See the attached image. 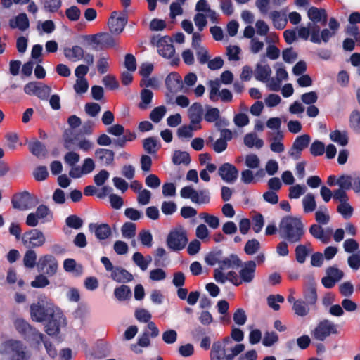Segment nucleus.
Segmentation results:
<instances>
[{
	"instance_id": "obj_54",
	"label": "nucleus",
	"mask_w": 360,
	"mask_h": 360,
	"mask_svg": "<svg viewBox=\"0 0 360 360\" xmlns=\"http://www.w3.org/2000/svg\"><path fill=\"white\" fill-rule=\"evenodd\" d=\"M221 259V251H216L210 252L205 258V262L210 266L218 264L219 266Z\"/></svg>"
},
{
	"instance_id": "obj_25",
	"label": "nucleus",
	"mask_w": 360,
	"mask_h": 360,
	"mask_svg": "<svg viewBox=\"0 0 360 360\" xmlns=\"http://www.w3.org/2000/svg\"><path fill=\"white\" fill-rule=\"evenodd\" d=\"M309 233L313 237L322 243H328L330 238L332 230L329 229L324 230L319 224H314L310 226Z\"/></svg>"
},
{
	"instance_id": "obj_12",
	"label": "nucleus",
	"mask_w": 360,
	"mask_h": 360,
	"mask_svg": "<svg viewBox=\"0 0 360 360\" xmlns=\"http://www.w3.org/2000/svg\"><path fill=\"white\" fill-rule=\"evenodd\" d=\"M58 309L53 307H46L37 304H32L30 306V315L31 319L37 322L45 321L49 317H50L55 311Z\"/></svg>"
},
{
	"instance_id": "obj_31",
	"label": "nucleus",
	"mask_w": 360,
	"mask_h": 360,
	"mask_svg": "<svg viewBox=\"0 0 360 360\" xmlns=\"http://www.w3.org/2000/svg\"><path fill=\"white\" fill-rule=\"evenodd\" d=\"M9 25L12 28H18L25 31L29 27V20L25 13H20L9 20Z\"/></svg>"
},
{
	"instance_id": "obj_45",
	"label": "nucleus",
	"mask_w": 360,
	"mask_h": 360,
	"mask_svg": "<svg viewBox=\"0 0 360 360\" xmlns=\"http://www.w3.org/2000/svg\"><path fill=\"white\" fill-rule=\"evenodd\" d=\"M302 205L304 212L306 213L311 212L315 210L316 203L314 195L311 193H307L302 199Z\"/></svg>"
},
{
	"instance_id": "obj_43",
	"label": "nucleus",
	"mask_w": 360,
	"mask_h": 360,
	"mask_svg": "<svg viewBox=\"0 0 360 360\" xmlns=\"http://www.w3.org/2000/svg\"><path fill=\"white\" fill-rule=\"evenodd\" d=\"M201 129V125H194L190 122L188 125L181 126L178 129V136L183 138H191L193 136V131Z\"/></svg>"
},
{
	"instance_id": "obj_34",
	"label": "nucleus",
	"mask_w": 360,
	"mask_h": 360,
	"mask_svg": "<svg viewBox=\"0 0 360 360\" xmlns=\"http://www.w3.org/2000/svg\"><path fill=\"white\" fill-rule=\"evenodd\" d=\"M64 54L67 58L73 62H77L84 57V50L79 46H74L64 50Z\"/></svg>"
},
{
	"instance_id": "obj_57",
	"label": "nucleus",
	"mask_w": 360,
	"mask_h": 360,
	"mask_svg": "<svg viewBox=\"0 0 360 360\" xmlns=\"http://www.w3.org/2000/svg\"><path fill=\"white\" fill-rule=\"evenodd\" d=\"M198 80V77L195 73L189 72L185 75L183 81L184 92H187L190 87L193 86Z\"/></svg>"
},
{
	"instance_id": "obj_11",
	"label": "nucleus",
	"mask_w": 360,
	"mask_h": 360,
	"mask_svg": "<svg viewBox=\"0 0 360 360\" xmlns=\"http://www.w3.org/2000/svg\"><path fill=\"white\" fill-rule=\"evenodd\" d=\"M37 267L39 271L43 272L48 276H52L57 272L58 263L54 256L46 254L39 257Z\"/></svg>"
},
{
	"instance_id": "obj_16",
	"label": "nucleus",
	"mask_w": 360,
	"mask_h": 360,
	"mask_svg": "<svg viewBox=\"0 0 360 360\" xmlns=\"http://www.w3.org/2000/svg\"><path fill=\"white\" fill-rule=\"evenodd\" d=\"M337 184L340 188L349 190L353 186V190L356 193H360V176L355 175L354 176L349 175H342L337 180Z\"/></svg>"
},
{
	"instance_id": "obj_32",
	"label": "nucleus",
	"mask_w": 360,
	"mask_h": 360,
	"mask_svg": "<svg viewBox=\"0 0 360 360\" xmlns=\"http://www.w3.org/2000/svg\"><path fill=\"white\" fill-rule=\"evenodd\" d=\"M269 16L276 29L283 30L286 26L287 18L284 13L274 11L269 13Z\"/></svg>"
},
{
	"instance_id": "obj_37",
	"label": "nucleus",
	"mask_w": 360,
	"mask_h": 360,
	"mask_svg": "<svg viewBox=\"0 0 360 360\" xmlns=\"http://www.w3.org/2000/svg\"><path fill=\"white\" fill-rule=\"evenodd\" d=\"M244 144L248 148H261L264 146V141L259 139L255 133H249L244 136Z\"/></svg>"
},
{
	"instance_id": "obj_44",
	"label": "nucleus",
	"mask_w": 360,
	"mask_h": 360,
	"mask_svg": "<svg viewBox=\"0 0 360 360\" xmlns=\"http://www.w3.org/2000/svg\"><path fill=\"white\" fill-rule=\"evenodd\" d=\"M114 295L118 300L124 301L131 297V292L129 286L122 285L115 289Z\"/></svg>"
},
{
	"instance_id": "obj_33",
	"label": "nucleus",
	"mask_w": 360,
	"mask_h": 360,
	"mask_svg": "<svg viewBox=\"0 0 360 360\" xmlns=\"http://www.w3.org/2000/svg\"><path fill=\"white\" fill-rule=\"evenodd\" d=\"M254 73L257 80L266 82L271 74V70L268 65H262L258 63Z\"/></svg>"
},
{
	"instance_id": "obj_47",
	"label": "nucleus",
	"mask_w": 360,
	"mask_h": 360,
	"mask_svg": "<svg viewBox=\"0 0 360 360\" xmlns=\"http://www.w3.org/2000/svg\"><path fill=\"white\" fill-rule=\"evenodd\" d=\"M136 224L132 222H126L121 227V233L123 238L131 239L136 236Z\"/></svg>"
},
{
	"instance_id": "obj_58",
	"label": "nucleus",
	"mask_w": 360,
	"mask_h": 360,
	"mask_svg": "<svg viewBox=\"0 0 360 360\" xmlns=\"http://www.w3.org/2000/svg\"><path fill=\"white\" fill-rule=\"evenodd\" d=\"M166 108L163 105L155 108L150 114V118L154 122H159L166 113Z\"/></svg>"
},
{
	"instance_id": "obj_56",
	"label": "nucleus",
	"mask_w": 360,
	"mask_h": 360,
	"mask_svg": "<svg viewBox=\"0 0 360 360\" xmlns=\"http://www.w3.org/2000/svg\"><path fill=\"white\" fill-rule=\"evenodd\" d=\"M307 191V188L304 186L296 184L291 186L289 188V198L290 199L299 198L302 195L304 194Z\"/></svg>"
},
{
	"instance_id": "obj_40",
	"label": "nucleus",
	"mask_w": 360,
	"mask_h": 360,
	"mask_svg": "<svg viewBox=\"0 0 360 360\" xmlns=\"http://www.w3.org/2000/svg\"><path fill=\"white\" fill-rule=\"evenodd\" d=\"M30 152L35 156L44 158L46 155V150L44 144L39 141L31 142L28 145Z\"/></svg>"
},
{
	"instance_id": "obj_13",
	"label": "nucleus",
	"mask_w": 360,
	"mask_h": 360,
	"mask_svg": "<svg viewBox=\"0 0 360 360\" xmlns=\"http://www.w3.org/2000/svg\"><path fill=\"white\" fill-rule=\"evenodd\" d=\"M46 321H47L46 332L49 335L58 334L60 327L65 324V318L59 309L57 311H55V313Z\"/></svg>"
},
{
	"instance_id": "obj_2",
	"label": "nucleus",
	"mask_w": 360,
	"mask_h": 360,
	"mask_svg": "<svg viewBox=\"0 0 360 360\" xmlns=\"http://www.w3.org/2000/svg\"><path fill=\"white\" fill-rule=\"evenodd\" d=\"M281 237L289 243H295L301 240L304 234V226L300 217H283L278 226Z\"/></svg>"
},
{
	"instance_id": "obj_39",
	"label": "nucleus",
	"mask_w": 360,
	"mask_h": 360,
	"mask_svg": "<svg viewBox=\"0 0 360 360\" xmlns=\"http://www.w3.org/2000/svg\"><path fill=\"white\" fill-rule=\"evenodd\" d=\"M153 96V94L150 90L143 89L140 94L141 102L139 104V108L141 110L148 109L152 102Z\"/></svg>"
},
{
	"instance_id": "obj_42",
	"label": "nucleus",
	"mask_w": 360,
	"mask_h": 360,
	"mask_svg": "<svg viewBox=\"0 0 360 360\" xmlns=\"http://www.w3.org/2000/svg\"><path fill=\"white\" fill-rule=\"evenodd\" d=\"M37 253L34 250H27L23 256V264L25 267L32 269L37 266Z\"/></svg>"
},
{
	"instance_id": "obj_64",
	"label": "nucleus",
	"mask_w": 360,
	"mask_h": 360,
	"mask_svg": "<svg viewBox=\"0 0 360 360\" xmlns=\"http://www.w3.org/2000/svg\"><path fill=\"white\" fill-rule=\"evenodd\" d=\"M348 265L354 270H357L360 267V251L352 254L347 259Z\"/></svg>"
},
{
	"instance_id": "obj_48",
	"label": "nucleus",
	"mask_w": 360,
	"mask_h": 360,
	"mask_svg": "<svg viewBox=\"0 0 360 360\" xmlns=\"http://www.w3.org/2000/svg\"><path fill=\"white\" fill-rule=\"evenodd\" d=\"M173 163L175 165H188L191 162L189 154L185 151L176 150L172 157Z\"/></svg>"
},
{
	"instance_id": "obj_22",
	"label": "nucleus",
	"mask_w": 360,
	"mask_h": 360,
	"mask_svg": "<svg viewBox=\"0 0 360 360\" xmlns=\"http://www.w3.org/2000/svg\"><path fill=\"white\" fill-rule=\"evenodd\" d=\"M242 261L239 257L236 255L231 254L226 257H221L219 266L214 269L213 274L217 271L225 272L226 270L229 269H237L240 267Z\"/></svg>"
},
{
	"instance_id": "obj_61",
	"label": "nucleus",
	"mask_w": 360,
	"mask_h": 360,
	"mask_svg": "<svg viewBox=\"0 0 360 360\" xmlns=\"http://www.w3.org/2000/svg\"><path fill=\"white\" fill-rule=\"evenodd\" d=\"M343 248L345 252L348 253H356L358 252V251H360L359 250V243L356 240L352 238L347 239L345 240L343 243Z\"/></svg>"
},
{
	"instance_id": "obj_49",
	"label": "nucleus",
	"mask_w": 360,
	"mask_h": 360,
	"mask_svg": "<svg viewBox=\"0 0 360 360\" xmlns=\"http://www.w3.org/2000/svg\"><path fill=\"white\" fill-rule=\"evenodd\" d=\"M330 138L333 141L342 146H346L348 143L347 134L345 131L335 130L330 134Z\"/></svg>"
},
{
	"instance_id": "obj_38",
	"label": "nucleus",
	"mask_w": 360,
	"mask_h": 360,
	"mask_svg": "<svg viewBox=\"0 0 360 360\" xmlns=\"http://www.w3.org/2000/svg\"><path fill=\"white\" fill-rule=\"evenodd\" d=\"M308 304L307 302L297 300L296 302H294L292 310L297 316L302 317L305 316L309 314L310 310Z\"/></svg>"
},
{
	"instance_id": "obj_36",
	"label": "nucleus",
	"mask_w": 360,
	"mask_h": 360,
	"mask_svg": "<svg viewBox=\"0 0 360 360\" xmlns=\"http://www.w3.org/2000/svg\"><path fill=\"white\" fill-rule=\"evenodd\" d=\"M132 260L142 271H146L152 262V257L150 256L144 257L141 252H136L133 255Z\"/></svg>"
},
{
	"instance_id": "obj_7",
	"label": "nucleus",
	"mask_w": 360,
	"mask_h": 360,
	"mask_svg": "<svg viewBox=\"0 0 360 360\" xmlns=\"http://www.w3.org/2000/svg\"><path fill=\"white\" fill-rule=\"evenodd\" d=\"M188 243L186 231L177 227L171 231L167 238V245L172 250H182Z\"/></svg>"
},
{
	"instance_id": "obj_27",
	"label": "nucleus",
	"mask_w": 360,
	"mask_h": 360,
	"mask_svg": "<svg viewBox=\"0 0 360 360\" xmlns=\"http://www.w3.org/2000/svg\"><path fill=\"white\" fill-rule=\"evenodd\" d=\"M115 153L109 149L98 148L95 150V158L102 165H111L114 162Z\"/></svg>"
},
{
	"instance_id": "obj_35",
	"label": "nucleus",
	"mask_w": 360,
	"mask_h": 360,
	"mask_svg": "<svg viewBox=\"0 0 360 360\" xmlns=\"http://www.w3.org/2000/svg\"><path fill=\"white\" fill-rule=\"evenodd\" d=\"M312 252L311 245H299L295 248V255L297 261L302 264L305 262L307 255Z\"/></svg>"
},
{
	"instance_id": "obj_50",
	"label": "nucleus",
	"mask_w": 360,
	"mask_h": 360,
	"mask_svg": "<svg viewBox=\"0 0 360 360\" xmlns=\"http://www.w3.org/2000/svg\"><path fill=\"white\" fill-rule=\"evenodd\" d=\"M199 217L204 220V221L213 229H217L219 226V219L216 216L210 214L207 212H202L200 214Z\"/></svg>"
},
{
	"instance_id": "obj_10",
	"label": "nucleus",
	"mask_w": 360,
	"mask_h": 360,
	"mask_svg": "<svg viewBox=\"0 0 360 360\" xmlns=\"http://www.w3.org/2000/svg\"><path fill=\"white\" fill-rule=\"evenodd\" d=\"M22 241L29 248H39L45 244L46 237L41 231L35 229L25 232L22 236Z\"/></svg>"
},
{
	"instance_id": "obj_3",
	"label": "nucleus",
	"mask_w": 360,
	"mask_h": 360,
	"mask_svg": "<svg viewBox=\"0 0 360 360\" xmlns=\"http://www.w3.org/2000/svg\"><path fill=\"white\" fill-rule=\"evenodd\" d=\"M245 349L241 343H234L230 338L224 339L222 343H214L210 352L211 360H233Z\"/></svg>"
},
{
	"instance_id": "obj_19",
	"label": "nucleus",
	"mask_w": 360,
	"mask_h": 360,
	"mask_svg": "<svg viewBox=\"0 0 360 360\" xmlns=\"http://www.w3.org/2000/svg\"><path fill=\"white\" fill-rule=\"evenodd\" d=\"M213 277L219 283L224 284L226 281H229L236 286L241 285V280H240L239 276L234 271H229L226 273L217 271L213 274Z\"/></svg>"
},
{
	"instance_id": "obj_41",
	"label": "nucleus",
	"mask_w": 360,
	"mask_h": 360,
	"mask_svg": "<svg viewBox=\"0 0 360 360\" xmlns=\"http://www.w3.org/2000/svg\"><path fill=\"white\" fill-rule=\"evenodd\" d=\"M330 219V217L326 206H321L315 212V219L319 225L327 224L329 222Z\"/></svg>"
},
{
	"instance_id": "obj_55",
	"label": "nucleus",
	"mask_w": 360,
	"mask_h": 360,
	"mask_svg": "<svg viewBox=\"0 0 360 360\" xmlns=\"http://www.w3.org/2000/svg\"><path fill=\"white\" fill-rule=\"evenodd\" d=\"M260 248V243L256 239L249 240L244 248V251L247 255H252L258 252Z\"/></svg>"
},
{
	"instance_id": "obj_46",
	"label": "nucleus",
	"mask_w": 360,
	"mask_h": 360,
	"mask_svg": "<svg viewBox=\"0 0 360 360\" xmlns=\"http://www.w3.org/2000/svg\"><path fill=\"white\" fill-rule=\"evenodd\" d=\"M63 268L68 272L75 273L76 275H80L82 273V266L77 264L73 259H66L63 262Z\"/></svg>"
},
{
	"instance_id": "obj_9",
	"label": "nucleus",
	"mask_w": 360,
	"mask_h": 360,
	"mask_svg": "<svg viewBox=\"0 0 360 360\" xmlns=\"http://www.w3.org/2000/svg\"><path fill=\"white\" fill-rule=\"evenodd\" d=\"M151 42L156 46L159 54L162 57L170 58L174 56L175 49L170 37L155 36L152 38Z\"/></svg>"
},
{
	"instance_id": "obj_4",
	"label": "nucleus",
	"mask_w": 360,
	"mask_h": 360,
	"mask_svg": "<svg viewBox=\"0 0 360 360\" xmlns=\"http://www.w3.org/2000/svg\"><path fill=\"white\" fill-rule=\"evenodd\" d=\"M0 354L10 360H27L23 345L18 340H10L3 342L0 346Z\"/></svg>"
},
{
	"instance_id": "obj_51",
	"label": "nucleus",
	"mask_w": 360,
	"mask_h": 360,
	"mask_svg": "<svg viewBox=\"0 0 360 360\" xmlns=\"http://www.w3.org/2000/svg\"><path fill=\"white\" fill-rule=\"evenodd\" d=\"M220 117V111L217 108L206 106L204 118L208 122H214Z\"/></svg>"
},
{
	"instance_id": "obj_6",
	"label": "nucleus",
	"mask_w": 360,
	"mask_h": 360,
	"mask_svg": "<svg viewBox=\"0 0 360 360\" xmlns=\"http://www.w3.org/2000/svg\"><path fill=\"white\" fill-rule=\"evenodd\" d=\"M337 333L336 325L330 320L324 319L321 321L311 330V335L314 339L322 342L330 335Z\"/></svg>"
},
{
	"instance_id": "obj_18",
	"label": "nucleus",
	"mask_w": 360,
	"mask_h": 360,
	"mask_svg": "<svg viewBox=\"0 0 360 360\" xmlns=\"http://www.w3.org/2000/svg\"><path fill=\"white\" fill-rule=\"evenodd\" d=\"M241 269L239 271V278L243 283H251L255 278L256 271V263L254 261H248L241 264Z\"/></svg>"
},
{
	"instance_id": "obj_30",
	"label": "nucleus",
	"mask_w": 360,
	"mask_h": 360,
	"mask_svg": "<svg viewBox=\"0 0 360 360\" xmlns=\"http://www.w3.org/2000/svg\"><path fill=\"white\" fill-rule=\"evenodd\" d=\"M111 278L117 283H127L133 280V275L122 267H115Z\"/></svg>"
},
{
	"instance_id": "obj_1",
	"label": "nucleus",
	"mask_w": 360,
	"mask_h": 360,
	"mask_svg": "<svg viewBox=\"0 0 360 360\" xmlns=\"http://www.w3.org/2000/svg\"><path fill=\"white\" fill-rule=\"evenodd\" d=\"M328 28L320 30V26L313 22H308L307 26H301L297 29L298 37L320 44L321 42L327 43L335 37L340 28V23L335 18H330L328 22Z\"/></svg>"
},
{
	"instance_id": "obj_53",
	"label": "nucleus",
	"mask_w": 360,
	"mask_h": 360,
	"mask_svg": "<svg viewBox=\"0 0 360 360\" xmlns=\"http://www.w3.org/2000/svg\"><path fill=\"white\" fill-rule=\"evenodd\" d=\"M209 85L210 87L209 97L212 101L216 102L218 101V97L221 91H219L220 84L218 80L210 81Z\"/></svg>"
},
{
	"instance_id": "obj_23",
	"label": "nucleus",
	"mask_w": 360,
	"mask_h": 360,
	"mask_svg": "<svg viewBox=\"0 0 360 360\" xmlns=\"http://www.w3.org/2000/svg\"><path fill=\"white\" fill-rule=\"evenodd\" d=\"M204 109L200 103H193L188 109V117L190 122L194 125H201L203 119Z\"/></svg>"
},
{
	"instance_id": "obj_21",
	"label": "nucleus",
	"mask_w": 360,
	"mask_h": 360,
	"mask_svg": "<svg viewBox=\"0 0 360 360\" xmlns=\"http://www.w3.org/2000/svg\"><path fill=\"white\" fill-rule=\"evenodd\" d=\"M89 229L91 233H94L99 240H105L112 235L111 228L108 224L91 223L89 225Z\"/></svg>"
},
{
	"instance_id": "obj_8",
	"label": "nucleus",
	"mask_w": 360,
	"mask_h": 360,
	"mask_svg": "<svg viewBox=\"0 0 360 360\" xmlns=\"http://www.w3.org/2000/svg\"><path fill=\"white\" fill-rule=\"evenodd\" d=\"M14 327L16 330L26 338L39 343L43 340V335L32 328L30 323L22 318H18L14 321Z\"/></svg>"
},
{
	"instance_id": "obj_17",
	"label": "nucleus",
	"mask_w": 360,
	"mask_h": 360,
	"mask_svg": "<svg viewBox=\"0 0 360 360\" xmlns=\"http://www.w3.org/2000/svg\"><path fill=\"white\" fill-rule=\"evenodd\" d=\"M218 174L223 181L228 184H233L238 179V170L230 163H224L219 167Z\"/></svg>"
},
{
	"instance_id": "obj_15",
	"label": "nucleus",
	"mask_w": 360,
	"mask_h": 360,
	"mask_svg": "<svg viewBox=\"0 0 360 360\" xmlns=\"http://www.w3.org/2000/svg\"><path fill=\"white\" fill-rule=\"evenodd\" d=\"M311 141V138L307 134H303L297 136L290 149L288 151L289 155L294 160H298L301 152L307 148Z\"/></svg>"
},
{
	"instance_id": "obj_29",
	"label": "nucleus",
	"mask_w": 360,
	"mask_h": 360,
	"mask_svg": "<svg viewBox=\"0 0 360 360\" xmlns=\"http://www.w3.org/2000/svg\"><path fill=\"white\" fill-rule=\"evenodd\" d=\"M32 200V196L27 192L17 195L13 200V205L15 208L19 210H27L30 208V202Z\"/></svg>"
},
{
	"instance_id": "obj_63",
	"label": "nucleus",
	"mask_w": 360,
	"mask_h": 360,
	"mask_svg": "<svg viewBox=\"0 0 360 360\" xmlns=\"http://www.w3.org/2000/svg\"><path fill=\"white\" fill-rule=\"evenodd\" d=\"M350 125L351 127L356 131L360 132V112L357 110H354L350 115Z\"/></svg>"
},
{
	"instance_id": "obj_28",
	"label": "nucleus",
	"mask_w": 360,
	"mask_h": 360,
	"mask_svg": "<svg viewBox=\"0 0 360 360\" xmlns=\"http://www.w3.org/2000/svg\"><path fill=\"white\" fill-rule=\"evenodd\" d=\"M92 42L104 47H113L116 45L115 39L108 33H100L93 35Z\"/></svg>"
},
{
	"instance_id": "obj_26",
	"label": "nucleus",
	"mask_w": 360,
	"mask_h": 360,
	"mask_svg": "<svg viewBox=\"0 0 360 360\" xmlns=\"http://www.w3.org/2000/svg\"><path fill=\"white\" fill-rule=\"evenodd\" d=\"M304 297L309 304H314L317 301L316 284L313 278H310L304 289Z\"/></svg>"
},
{
	"instance_id": "obj_14",
	"label": "nucleus",
	"mask_w": 360,
	"mask_h": 360,
	"mask_svg": "<svg viewBox=\"0 0 360 360\" xmlns=\"http://www.w3.org/2000/svg\"><path fill=\"white\" fill-rule=\"evenodd\" d=\"M127 23V15L125 13L113 11L108 20V26L110 32L119 34L124 29Z\"/></svg>"
},
{
	"instance_id": "obj_24",
	"label": "nucleus",
	"mask_w": 360,
	"mask_h": 360,
	"mask_svg": "<svg viewBox=\"0 0 360 360\" xmlns=\"http://www.w3.org/2000/svg\"><path fill=\"white\" fill-rule=\"evenodd\" d=\"M307 16L311 20L310 22L316 24L320 22L324 25L328 20L326 11L323 8H318L316 7H311L307 12Z\"/></svg>"
},
{
	"instance_id": "obj_20",
	"label": "nucleus",
	"mask_w": 360,
	"mask_h": 360,
	"mask_svg": "<svg viewBox=\"0 0 360 360\" xmlns=\"http://www.w3.org/2000/svg\"><path fill=\"white\" fill-rule=\"evenodd\" d=\"M165 84L169 91L172 94L183 91L184 88L181 75L175 72L167 76Z\"/></svg>"
},
{
	"instance_id": "obj_59",
	"label": "nucleus",
	"mask_w": 360,
	"mask_h": 360,
	"mask_svg": "<svg viewBox=\"0 0 360 360\" xmlns=\"http://www.w3.org/2000/svg\"><path fill=\"white\" fill-rule=\"evenodd\" d=\"M196 237L202 240L207 241L210 240V231L205 224H201L198 225L195 229Z\"/></svg>"
},
{
	"instance_id": "obj_52",
	"label": "nucleus",
	"mask_w": 360,
	"mask_h": 360,
	"mask_svg": "<svg viewBox=\"0 0 360 360\" xmlns=\"http://www.w3.org/2000/svg\"><path fill=\"white\" fill-rule=\"evenodd\" d=\"M337 211L343 217L344 219H349L354 212L352 205L347 201L346 202L340 203L337 207Z\"/></svg>"
},
{
	"instance_id": "obj_60",
	"label": "nucleus",
	"mask_w": 360,
	"mask_h": 360,
	"mask_svg": "<svg viewBox=\"0 0 360 360\" xmlns=\"http://www.w3.org/2000/svg\"><path fill=\"white\" fill-rule=\"evenodd\" d=\"M143 146L147 153H155L157 150V139L153 137L147 138L143 140Z\"/></svg>"
},
{
	"instance_id": "obj_62",
	"label": "nucleus",
	"mask_w": 360,
	"mask_h": 360,
	"mask_svg": "<svg viewBox=\"0 0 360 360\" xmlns=\"http://www.w3.org/2000/svg\"><path fill=\"white\" fill-rule=\"evenodd\" d=\"M278 341V335L274 332L266 331L262 340V344L266 347H271Z\"/></svg>"
},
{
	"instance_id": "obj_5",
	"label": "nucleus",
	"mask_w": 360,
	"mask_h": 360,
	"mask_svg": "<svg viewBox=\"0 0 360 360\" xmlns=\"http://www.w3.org/2000/svg\"><path fill=\"white\" fill-rule=\"evenodd\" d=\"M180 195L183 198L190 199L193 203L207 205L210 202V194L208 190L197 191L191 186L183 187L180 191Z\"/></svg>"
}]
</instances>
